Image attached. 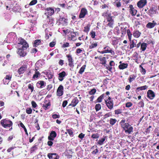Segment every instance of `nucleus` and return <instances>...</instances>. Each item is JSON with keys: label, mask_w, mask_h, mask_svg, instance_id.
I'll use <instances>...</instances> for the list:
<instances>
[{"label": "nucleus", "mask_w": 159, "mask_h": 159, "mask_svg": "<svg viewBox=\"0 0 159 159\" xmlns=\"http://www.w3.org/2000/svg\"><path fill=\"white\" fill-rule=\"evenodd\" d=\"M0 123L2 126L5 128H10L13 124L12 121L6 119L1 120Z\"/></svg>", "instance_id": "obj_1"}, {"label": "nucleus", "mask_w": 159, "mask_h": 159, "mask_svg": "<svg viewBox=\"0 0 159 159\" xmlns=\"http://www.w3.org/2000/svg\"><path fill=\"white\" fill-rule=\"evenodd\" d=\"M18 44V46H19V45H22V46L20 48H27L29 47L28 44L26 42V41L25 39L22 38L20 39Z\"/></svg>", "instance_id": "obj_2"}, {"label": "nucleus", "mask_w": 159, "mask_h": 159, "mask_svg": "<svg viewBox=\"0 0 159 159\" xmlns=\"http://www.w3.org/2000/svg\"><path fill=\"white\" fill-rule=\"evenodd\" d=\"M27 49L22 48H19L17 49V53L20 57H24L27 54L26 52L25 51Z\"/></svg>", "instance_id": "obj_3"}, {"label": "nucleus", "mask_w": 159, "mask_h": 159, "mask_svg": "<svg viewBox=\"0 0 159 159\" xmlns=\"http://www.w3.org/2000/svg\"><path fill=\"white\" fill-rule=\"evenodd\" d=\"M64 88L61 85H60L57 88L56 92L57 96L60 97L62 96L64 93Z\"/></svg>", "instance_id": "obj_4"}, {"label": "nucleus", "mask_w": 159, "mask_h": 159, "mask_svg": "<svg viewBox=\"0 0 159 159\" xmlns=\"http://www.w3.org/2000/svg\"><path fill=\"white\" fill-rule=\"evenodd\" d=\"M155 95L154 92L151 89L148 90L147 92V97L150 99H153L155 97Z\"/></svg>", "instance_id": "obj_5"}, {"label": "nucleus", "mask_w": 159, "mask_h": 159, "mask_svg": "<svg viewBox=\"0 0 159 159\" xmlns=\"http://www.w3.org/2000/svg\"><path fill=\"white\" fill-rule=\"evenodd\" d=\"M87 13L88 11L85 8H82L81 10L80 13L79 15V18H84Z\"/></svg>", "instance_id": "obj_6"}, {"label": "nucleus", "mask_w": 159, "mask_h": 159, "mask_svg": "<svg viewBox=\"0 0 159 159\" xmlns=\"http://www.w3.org/2000/svg\"><path fill=\"white\" fill-rule=\"evenodd\" d=\"M47 156L49 159H59V156L57 154L55 153H48Z\"/></svg>", "instance_id": "obj_7"}, {"label": "nucleus", "mask_w": 159, "mask_h": 159, "mask_svg": "<svg viewBox=\"0 0 159 159\" xmlns=\"http://www.w3.org/2000/svg\"><path fill=\"white\" fill-rule=\"evenodd\" d=\"M147 3V0H140L137 3L138 7L140 8H143Z\"/></svg>", "instance_id": "obj_8"}, {"label": "nucleus", "mask_w": 159, "mask_h": 159, "mask_svg": "<svg viewBox=\"0 0 159 159\" xmlns=\"http://www.w3.org/2000/svg\"><path fill=\"white\" fill-rule=\"evenodd\" d=\"M27 69V66L26 65H22L21 67L18 69L17 72L19 75L22 74Z\"/></svg>", "instance_id": "obj_9"}, {"label": "nucleus", "mask_w": 159, "mask_h": 159, "mask_svg": "<svg viewBox=\"0 0 159 159\" xmlns=\"http://www.w3.org/2000/svg\"><path fill=\"white\" fill-rule=\"evenodd\" d=\"M68 20L64 17H60L58 20V21L60 24H62L63 25H67Z\"/></svg>", "instance_id": "obj_10"}, {"label": "nucleus", "mask_w": 159, "mask_h": 159, "mask_svg": "<svg viewBox=\"0 0 159 159\" xmlns=\"http://www.w3.org/2000/svg\"><path fill=\"white\" fill-rule=\"evenodd\" d=\"M66 57L68 59V60L69 63V66L70 67L73 66H74L73 60L72 56L70 55H67Z\"/></svg>", "instance_id": "obj_11"}, {"label": "nucleus", "mask_w": 159, "mask_h": 159, "mask_svg": "<svg viewBox=\"0 0 159 159\" xmlns=\"http://www.w3.org/2000/svg\"><path fill=\"white\" fill-rule=\"evenodd\" d=\"M58 79L60 81H62L63 80L64 78L66 75L65 71H63L59 73L58 74Z\"/></svg>", "instance_id": "obj_12"}, {"label": "nucleus", "mask_w": 159, "mask_h": 159, "mask_svg": "<svg viewBox=\"0 0 159 159\" xmlns=\"http://www.w3.org/2000/svg\"><path fill=\"white\" fill-rule=\"evenodd\" d=\"M57 134L55 131H52L48 136V139L49 140H53L54 138L57 136Z\"/></svg>", "instance_id": "obj_13"}, {"label": "nucleus", "mask_w": 159, "mask_h": 159, "mask_svg": "<svg viewBox=\"0 0 159 159\" xmlns=\"http://www.w3.org/2000/svg\"><path fill=\"white\" fill-rule=\"evenodd\" d=\"M79 102V100L77 98H75L72 99L71 102V103L69 104V105H68V107H70L71 106H72L73 107H75L78 103Z\"/></svg>", "instance_id": "obj_14"}, {"label": "nucleus", "mask_w": 159, "mask_h": 159, "mask_svg": "<svg viewBox=\"0 0 159 159\" xmlns=\"http://www.w3.org/2000/svg\"><path fill=\"white\" fill-rule=\"evenodd\" d=\"M157 9L154 7H151L148 11V14L150 16H151L152 15L155 14L156 13Z\"/></svg>", "instance_id": "obj_15"}, {"label": "nucleus", "mask_w": 159, "mask_h": 159, "mask_svg": "<svg viewBox=\"0 0 159 159\" xmlns=\"http://www.w3.org/2000/svg\"><path fill=\"white\" fill-rule=\"evenodd\" d=\"M120 125L121 127L123 128L124 129H129L128 127L129 126V124L127 122L125 123V120H122L120 122Z\"/></svg>", "instance_id": "obj_16"}, {"label": "nucleus", "mask_w": 159, "mask_h": 159, "mask_svg": "<svg viewBox=\"0 0 159 159\" xmlns=\"http://www.w3.org/2000/svg\"><path fill=\"white\" fill-rule=\"evenodd\" d=\"M46 11H47L46 13H47L49 16L52 15L54 12V8L52 7L47 8L46 9Z\"/></svg>", "instance_id": "obj_17"}, {"label": "nucleus", "mask_w": 159, "mask_h": 159, "mask_svg": "<svg viewBox=\"0 0 159 159\" xmlns=\"http://www.w3.org/2000/svg\"><path fill=\"white\" fill-rule=\"evenodd\" d=\"M157 25V23L154 20L152 22H148L146 25V27L149 29H152L154 27Z\"/></svg>", "instance_id": "obj_18"}, {"label": "nucleus", "mask_w": 159, "mask_h": 159, "mask_svg": "<svg viewBox=\"0 0 159 159\" xmlns=\"http://www.w3.org/2000/svg\"><path fill=\"white\" fill-rule=\"evenodd\" d=\"M45 83L43 80L39 81L36 84V86L38 88H42L45 86Z\"/></svg>", "instance_id": "obj_19"}, {"label": "nucleus", "mask_w": 159, "mask_h": 159, "mask_svg": "<svg viewBox=\"0 0 159 159\" xmlns=\"http://www.w3.org/2000/svg\"><path fill=\"white\" fill-rule=\"evenodd\" d=\"M105 102L107 106L109 109L111 110L113 108L114 103L113 100H111V101L109 102L105 101Z\"/></svg>", "instance_id": "obj_20"}, {"label": "nucleus", "mask_w": 159, "mask_h": 159, "mask_svg": "<svg viewBox=\"0 0 159 159\" xmlns=\"http://www.w3.org/2000/svg\"><path fill=\"white\" fill-rule=\"evenodd\" d=\"M77 33V32H72L71 31L70 34V36H69L68 37V39H70V40L72 41H75L76 40L75 39L76 34V33Z\"/></svg>", "instance_id": "obj_21"}, {"label": "nucleus", "mask_w": 159, "mask_h": 159, "mask_svg": "<svg viewBox=\"0 0 159 159\" xmlns=\"http://www.w3.org/2000/svg\"><path fill=\"white\" fill-rule=\"evenodd\" d=\"M102 16H103L106 17L107 20L112 19L113 17V16H111V13H108L107 12L102 13Z\"/></svg>", "instance_id": "obj_22"}, {"label": "nucleus", "mask_w": 159, "mask_h": 159, "mask_svg": "<svg viewBox=\"0 0 159 159\" xmlns=\"http://www.w3.org/2000/svg\"><path fill=\"white\" fill-rule=\"evenodd\" d=\"M130 12L133 16H135L137 12V10L134 8L133 7V6L132 5H130Z\"/></svg>", "instance_id": "obj_23"}, {"label": "nucleus", "mask_w": 159, "mask_h": 159, "mask_svg": "<svg viewBox=\"0 0 159 159\" xmlns=\"http://www.w3.org/2000/svg\"><path fill=\"white\" fill-rule=\"evenodd\" d=\"M107 20L108 22L107 25L111 28H112L114 24V20L113 18L107 19Z\"/></svg>", "instance_id": "obj_24"}, {"label": "nucleus", "mask_w": 159, "mask_h": 159, "mask_svg": "<svg viewBox=\"0 0 159 159\" xmlns=\"http://www.w3.org/2000/svg\"><path fill=\"white\" fill-rule=\"evenodd\" d=\"M41 41L40 39H36L34 41L33 43V46L34 47H37L39 45H41Z\"/></svg>", "instance_id": "obj_25"}, {"label": "nucleus", "mask_w": 159, "mask_h": 159, "mask_svg": "<svg viewBox=\"0 0 159 159\" xmlns=\"http://www.w3.org/2000/svg\"><path fill=\"white\" fill-rule=\"evenodd\" d=\"M91 44L89 46V48L90 49H92L94 48H96L98 46V43L96 42L94 43L93 42L92 43H90Z\"/></svg>", "instance_id": "obj_26"}, {"label": "nucleus", "mask_w": 159, "mask_h": 159, "mask_svg": "<svg viewBox=\"0 0 159 159\" xmlns=\"http://www.w3.org/2000/svg\"><path fill=\"white\" fill-rule=\"evenodd\" d=\"M148 86H147L146 85H145L143 86L137 87L136 89V90H137L138 91L145 90L147 89L148 88Z\"/></svg>", "instance_id": "obj_27"}, {"label": "nucleus", "mask_w": 159, "mask_h": 159, "mask_svg": "<svg viewBox=\"0 0 159 159\" xmlns=\"http://www.w3.org/2000/svg\"><path fill=\"white\" fill-rule=\"evenodd\" d=\"M147 44L145 43H143L141 44V49L143 51L145 50L147 47Z\"/></svg>", "instance_id": "obj_28"}, {"label": "nucleus", "mask_w": 159, "mask_h": 159, "mask_svg": "<svg viewBox=\"0 0 159 159\" xmlns=\"http://www.w3.org/2000/svg\"><path fill=\"white\" fill-rule=\"evenodd\" d=\"M11 76H10V75H6L5 77L3 80V81L4 83L5 80H7V81L5 82L8 83L9 82V80H11Z\"/></svg>", "instance_id": "obj_29"}, {"label": "nucleus", "mask_w": 159, "mask_h": 159, "mask_svg": "<svg viewBox=\"0 0 159 159\" xmlns=\"http://www.w3.org/2000/svg\"><path fill=\"white\" fill-rule=\"evenodd\" d=\"M141 34V33L138 30H136L134 32L133 34L134 37L137 38L140 36Z\"/></svg>", "instance_id": "obj_30"}, {"label": "nucleus", "mask_w": 159, "mask_h": 159, "mask_svg": "<svg viewBox=\"0 0 159 159\" xmlns=\"http://www.w3.org/2000/svg\"><path fill=\"white\" fill-rule=\"evenodd\" d=\"M38 148L36 145H34L31 147L30 150V153H32L37 149Z\"/></svg>", "instance_id": "obj_31"}, {"label": "nucleus", "mask_w": 159, "mask_h": 159, "mask_svg": "<svg viewBox=\"0 0 159 159\" xmlns=\"http://www.w3.org/2000/svg\"><path fill=\"white\" fill-rule=\"evenodd\" d=\"M128 64H127L123 63L120 64L119 66V68L120 69H123L127 67Z\"/></svg>", "instance_id": "obj_32"}, {"label": "nucleus", "mask_w": 159, "mask_h": 159, "mask_svg": "<svg viewBox=\"0 0 159 159\" xmlns=\"http://www.w3.org/2000/svg\"><path fill=\"white\" fill-rule=\"evenodd\" d=\"M106 137H103V138L99 139L97 142L98 144L100 145H102L104 141L105 140Z\"/></svg>", "instance_id": "obj_33"}, {"label": "nucleus", "mask_w": 159, "mask_h": 159, "mask_svg": "<svg viewBox=\"0 0 159 159\" xmlns=\"http://www.w3.org/2000/svg\"><path fill=\"white\" fill-rule=\"evenodd\" d=\"M117 39L116 37H113L111 38L112 44L113 45H115L117 44Z\"/></svg>", "instance_id": "obj_34"}, {"label": "nucleus", "mask_w": 159, "mask_h": 159, "mask_svg": "<svg viewBox=\"0 0 159 159\" xmlns=\"http://www.w3.org/2000/svg\"><path fill=\"white\" fill-rule=\"evenodd\" d=\"M104 96V94L103 93L100 95L97 99L96 102H102Z\"/></svg>", "instance_id": "obj_35"}, {"label": "nucleus", "mask_w": 159, "mask_h": 159, "mask_svg": "<svg viewBox=\"0 0 159 159\" xmlns=\"http://www.w3.org/2000/svg\"><path fill=\"white\" fill-rule=\"evenodd\" d=\"M100 60L101 61V63L102 65L105 66L106 62V58L105 57H103L102 58H100Z\"/></svg>", "instance_id": "obj_36"}, {"label": "nucleus", "mask_w": 159, "mask_h": 159, "mask_svg": "<svg viewBox=\"0 0 159 159\" xmlns=\"http://www.w3.org/2000/svg\"><path fill=\"white\" fill-rule=\"evenodd\" d=\"M86 67V65H83L82 67L80 68V70L79 73L80 74H82L84 72V71Z\"/></svg>", "instance_id": "obj_37"}, {"label": "nucleus", "mask_w": 159, "mask_h": 159, "mask_svg": "<svg viewBox=\"0 0 159 159\" xmlns=\"http://www.w3.org/2000/svg\"><path fill=\"white\" fill-rule=\"evenodd\" d=\"M114 5L115 6H116L117 7H120L121 6V3L120 1H118V0H116L114 2Z\"/></svg>", "instance_id": "obj_38"}, {"label": "nucleus", "mask_w": 159, "mask_h": 159, "mask_svg": "<svg viewBox=\"0 0 159 159\" xmlns=\"http://www.w3.org/2000/svg\"><path fill=\"white\" fill-rule=\"evenodd\" d=\"M95 109L96 111H98L101 108V106L100 104H97L95 106Z\"/></svg>", "instance_id": "obj_39"}, {"label": "nucleus", "mask_w": 159, "mask_h": 159, "mask_svg": "<svg viewBox=\"0 0 159 159\" xmlns=\"http://www.w3.org/2000/svg\"><path fill=\"white\" fill-rule=\"evenodd\" d=\"M47 19L49 20V22L48 24L50 25H52L54 23V19L52 18H50L49 17L47 16Z\"/></svg>", "instance_id": "obj_40"}, {"label": "nucleus", "mask_w": 159, "mask_h": 159, "mask_svg": "<svg viewBox=\"0 0 159 159\" xmlns=\"http://www.w3.org/2000/svg\"><path fill=\"white\" fill-rule=\"evenodd\" d=\"M90 25L89 24H88L87 25L84 27V31L85 32L88 33L90 27Z\"/></svg>", "instance_id": "obj_41"}, {"label": "nucleus", "mask_w": 159, "mask_h": 159, "mask_svg": "<svg viewBox=\"0 0 159 159\" xmlns=\"http://www.w3.org/2000/svg\"><path fill=\"white\" fill-rule=\"evenodd\" d=\"M51 104L50 102H48V103L45 105H43V107L45 110H46L49 108Z\"/></svg>", "instance_id": "obj_42"}, {"label": "nucleus", "mask_w": 159, "mask_h": 159, "mask_svg": "<svg viewBox=\"0 0 159 159\" xmlns=\"http://www.w3.org/2000/svg\"><path fill=\"white\" fill-rule=\"evenodd\" d=\"M96 89L95 88H93L89 92V94L90 95H94L96 93Z\"/></svg>", "instance_id": "obj_43"}, {"label": "nucleus", "mask_w": 159, "mask_h": 159, "mask_svg": "<svg viewBox=\"0 0 159 159\" xmlns=\"http://www.w3.org/2000/svg\"><path fill=\"white\" fill-rule=\"evenodd\" d=\"M40 75V74L39 72V71H37V70H36L35 74L33 76V78L34 79H37L38 78L39 75Z\"/></svg>", "instance_id": "obj_44"}, {"label": "nucleus", "mask_w": 159, "mask_h": 159, "mask_svg": "<svg viewBox=\"0 0 159 159\" xmlns=\"http://www.w3.org/2000/svg\"><path fill=\"white\" fill-rule=\"evenodd\" d=\"M105 53H110L112 55H114L115 53L111 49H110V50L106 49L105 50Z\"/></svg>", "instance_id": "obj_45"}, {"label": "nucleus", "mask_w": 159, "mask_h": 159, "mask_svg": "<svg viewBox=\"0 0 159 159\" xmlns=\"http://www.w3.org/2000/svg\"><path fill=\"white\" fill-rule=\"evenodd\" d=\"M116 121L117 120L116 119L111 118L110 120V123L111 125H113Z\"/></svg>", "instance_id": "obj_46"}, {"label": "nucleus", "mask_w": 159, "mask_h": 159, "mask_svg": "<svg viewBox=\"0 0 159 159\" xmlns=\"http://www.w3.org/2000/svg\"><path fill=\"white\" fill-rule=\"evenodd\" d=\"M136 43V41L132 40V43L130 44V49L134 48L135 46H136L135 43Z\"/></svg>", "instance_id": "obj_47"}, {"label": "nucleus", "mask_w": 159, "mask_h": 159, "mask_svg": "<svg viewBox=\"0 0 159 159\" xmlns=\"http://www.w3.org/2000/svg\"><path fill=\"white\" fill-rule=\"evenodd\" d=\"M11 88L13 89L17 88V84L16 82H13L11 85Z\"/></svg>", "instance_id": "obj_48"}, {"label": "nucleus", "mask_w": 159, "mask_h": 159, "mask_svg": "<svg viewBox=\"0 0 159 159\" xmlns=\"http://www.w3.org/2000/svg\"><path fill=\"white\" fill-rule=\"evenodd\" d=\"M122 115L123 116H126L128 114V110L126 109H125L122 112Z\"/></svg>", "instance_id": "obj_49"}, {"label": "nucleus", "mask_w": 159, "mask_h": 159, "mask_svg": "<svg viewBox=\"0 0 159 159\" xmlns=\"http://www.w3.org/2000/svg\"><path fill=\"white\" fill-rule=\"evenodd\" d=\"M32 109L31 108L28 107L26 109V112L27 114H31L32 112Z\"/></svg>", "instance_id": "obj_50"}, {"label": "nucleus", "mask_w": 159, "mask_h": 159, "mask_svg": "<svg viewBox=\"0 0 159 159\" xmlns=\"http://www.w3.org/2000/svg\"><path fill=\"white\" fill-rule=\"evenodd\" d=\"M28 88L29 89L31 90V92H32L34 89V87L33 84H30L28 85Z\"/></svg>", "instance_id": "obj_51"}, {"label": "nucleus", "mask_w": 159, "mask_h": 159, "mask_svg": "<svg viewBox=\"0 0 159 159\" xmlns=\"http://www.w3.org/2000/svg\"><path fill=\"white\" fill-rule=\"evenodd\" d=\"M90 35L92 39H94L96 36L95 32L93 31H91L90 33Z\"/></svg>", "instance_id": "obj_52"}, {"label": "nucleus", "mask_w": 159, "mask_h": 159, "mask_svg": "<svg viewBox=\"0 0 159 159\" xmlns=\"http://www.w3.org/2000/svg\"><path fill=\"white\" fill-rule=\"evenodd\" d=\"M99 137V135L98 133L93 134L91 136V137L93 139H98Z\"/></svg>", "instance_id": "obj_53"}, {"label": "nucleus", "mask_w": 159, "mask_h": 159, "mask_svg": "<svg viewBox=\"0 0 159 159\" xmlns=\"http://www.w3.org/2000/svg\"><path fill=\"white\" fill-rule=\"evenodd\" d=\"M37 2V0H33L29 4V6H33L36 4Z\"/></svg>", "instance_id": "obj_54"}, {"label": "nucleus", "mask_w": 159, "mask_h": 159, "mask_svg": "<svg viewBox=\"0 0 159 159\" xmlns=\"http://www.w3.org/2000/svg\"><path fill=\"white\" fill-rule=\"evenodd\" d=\"M14 138H15L14 134L13 133L11 135H10L7 139V140L9 141H11Z\"/></svg>", "instance_id": "obj_55"}, {"label": "nucleus", "mask_w": 159, "mask_h": 159, "mask_svg": "<svg viewBox=\"0 0 159 159\" xmlns=\"http://www.w3.org/2000/svg\"><path fill=\"white\" fill-rule=\"evenodd\" d=\"M122 110L120 109H118L115 110V114H119L122 113Z\"/></svg>", "instance_id": "obj_56"}, {"label": "nucleus", "mask_w": 159, "mask_h": 159, "mask_svg": "<svg viewBox=\"0 0 159 159\" xmlns=\"http://www.w3.org/2000/svg\"><path fill=\"white\" fill-rule=\"evenodd\" d=\"M66 132H65L66 134L68 133L70 136H73V132L72 131V130H66Z\"/></svg>", "instance_id": "obj_57"}, {"label": "nucleus", "mask_w": 159, "mask_h": 159, "mask_svg": "<svg viewBox=\"0 0 159 159\" xmlns=\"http://www.w3.org/2000/svg\"><path fill=\"white\" fill-rule=\"evenodd\" d=\"M136 77V76L134 75H131L130 76V82H131L133 80H134Z\"/></svg>", "instance_id": "obj_58"}, {"label": "nucleus", "mask_w": 159, "mask_h": 159, "mask_svg": "<svg viewBox=\"0 0 159 159\" xmlns=\"http://www.w3.org/2000/svg\"><path fill=\"white\" fill-rule=\"evenodd\" d=\"M70 46L69 43L68 42L64 43L62 45V47L63 48H65L68 47Z\"/></svg>", "instance_id": "obj_59"}, {"label": "nucleus", "mask_w": 159, "mask_h": 159, "mask_svg": "<svg viewBox=\"0 0 159 159\" xmlns=\"http://www.w3.org/2000/svg\"><path fill=\"white\" fill-rule=\"evenodd\" d=\"M31 103L33 107L35 108L37 107V105L35 101H32Z\"/></svg>", "instance_id": "obj_60"}, {"label": "nucleus", "mask_w": 159, "mask_h": 159, "mask_svg": "<svg viewBox=\"0 0 159 159\" xmlns=\"http://www.w3.org/2000/svg\"><path fill=\"white\" fill-rule=\"evenodd\" d=\"M52 117L53 119H56L57 118H59L60 117V116L59 114H54L52 115Z\"/></svg>", "instance_id": "obj_61"}, {"label": "nucleus", "mask_w": 159, "mask_h": 159, "mask_svg": "<svg viewBox=\"0 0 159 159\" xmlns=\"http://www.w3.org/2000/svg\"><path fill=\"white\" fill-rule=\"evenodd\" d=\"M112 115V113L111 112H110L105 114L104 115V117L105 118L108 117L110 116H111Z\"/></svg>", "instance_id": "obj_62"}, {"label": "nucleus", "mask_w": 159, "mask_h": 159, "mask_svg": "<svg viewBox=\"0 0 159 159\" xmlns=\"http://www.w3.org/2000/svg\"><path fill=\"white\" fill-rule=\"evenodd\" d=\"M140 67H141L142 69L141 70V73H142L143 74H145L146 72L145 69L143 68V67L141 65L140 66Z\"/></svg>", "instance_id": "obj_63"}, {"label": "nucleus", "mask_w": 159, "mask_h": 159, "mask_svg": "<svg viewBox=\"0 0 159 159\" xmlns=\"http://www.w3.org/2000/svg\"><path fill=\"white\" fill-rule=\"evenodd\" d=\"M68 103L67 101V100L64 101L62 103V106L63 107H65L67 105Z\"/></svg>", "instance_id": "obj_64"}]
</instances>
